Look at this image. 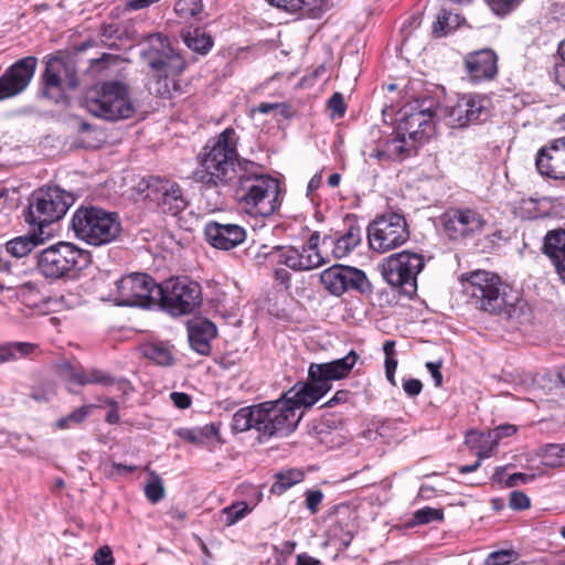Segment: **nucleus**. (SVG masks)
Segmentation results:
<instances>
[{
	"label": "nucleus",
	"mask_w": 565,
	"mask_h": 565,
	"mask_svg": "<svg viewBox=\"0 0 565 565\" xmlns=\"http://www.w3.org/2000/svg\"><path fill=\"white\" fill-rule=\"evenodd\" d=\"M238 140L232 127L209 139L196 157L193 180L206 188H221L237 178L236 198L241 210L253 217H268L280 205L279 183L259 173L254 162L239 161Z\"/></svg>",
	"instance_id": "nucleus-1"
},
{
	"label": "nucleus",
	"mask_w": 565,
	"mask_h": 565,
	"mask_svg": "<svg viewBox=\"0 0 565 565\" xmlns=\"http://www.w3.org/2000/svg\"><path fill=\"white\" fill-rule=\"evenodd\" d=\"M465 292L477 309L508 320L518 319L521 312V297L518 290L494 273L476 270L465 282Z\"/></svg>",
	"instance_id": "nucleus-2"
},
{
	"label": "nucleus",
	"mask_w": 565,
	"mask_h": 565,
	"mask_svg": "<svg viewBox=\"0 0 565 565\" xmlns=\"http://www.w3.org/2000/svg\"><path fill=\"white\" fill-rule=\"evenodd\" d=\"M359 355L350 351L345 356L327 363H311L308 369V382L297 383L282 394L285 401H289L290 407L297 413L302 407H310L324 396L332 387V381L347 377Z\"/></svg>",
	"instance_id": "nucleus-3"
},
{
	"label": "nucleus",
	"mask_w": 565,
	"mask_h": 565,
	"mask_svg": "<svg viewBox=\"0 0 565 565\" xmlns=\"http://www.w3.org/2000/svg\"><path fill=\"white\" fill-rule=\"evenodd\" d=\"M84 106L93 116L109 121L128 119L135 114L129 88L119 81L104 82L88 88Z\"/></svg>",
	"instance_id": "nucleus-4"
},
{
	"label": "nucleus",
	"mask_w": 565,
	"mask_h": 565,
	"mask_svg": "<svg viewBox=\"0 0 565 565\" xmlns=\"http://www.w3.org/2000/svg\"><path fill=\"white\" fill-rule=\"evenodd\" d=\"M89 264L90 254L67 242L51 245L36 256V268L49 280L74 279Z\"/></svg>",
	"instance_id": "nucleus-5"
},
{
	"label": "nucleus",
	"mask_w": 565,
	"mask_h": 565,
	"mask_svg": "<svg viewBox=\"0 0 565 565\" xmlns=\"http://www.w3.org/2000/svg\"><path fill=\"white\" fill-rule=\"evenodd\" d=\"M72 228L77 238L93 246H103L118 238L121 233V223L115 212L95 206H82L72 217Z\"/></svg>",
	"instance_id": "nucleus-6"
},
{
	"label": "nucleus",
	"mask_w": 565,
	"mask_h": 565,
	"mask_svg": "<svg viewBox=\"0 0 565 565\" xmlns=\"http://www.w3.org/2000/svg\"><path fill=\"white\" fill-rule=\"evenodd\" d=\"M74 201L72 193L58 186L38 189L29 198L25 222L42 232L44 227L60 221Z\"/></svg>",
	"instance_id": "nucleus-7"
},
{
	"label": "nucleus",
	"mask_w": 565,
	"mask_h": 565,
	"mask_svg": "<svg viewBox=\"0 0 565 565\" xmlns=\"http://www.w3.org/2000/svg\"><path fill=\"white\" fill-rule=\"evenodd\" d=\"M434 130L430 109L405 114L396 127L395 137L388 141V150L394 154L409 156L412 150L433 135Z\"/></svg>",
	"instance_id": "nucleus-8"
},
{
	"label": "nucleus",
	"mask_w": 565,
	"mask_h": 565,
	"mask_svg": "<svg viewBox=\"0 0 565 565\" xmlns=\"http://www.w3.org/2000/svg\"><path fill=\"white\" fill-rule=\"evenodd\" d=\"M423 255L409 250L395 253L384 258L380 265L384 280L392 287H399L412 296L417 289V276L423 270Z\"/></svg>",
	"instance_id": "nucleus-9"
},
{
	"label": "nucleus",
	"mask_w": 565,
	"mask_h": 565,
	"mask_svg": "<svg viewBox=\"0 0 565 565\" xmlns=\"http://www.w3.org/2000/svg\"><path fill=\"white\" fill-rule=\"evenodd\" d=\"M289 403L281 396L257 404V433L260 438L286 437L297 428L301 414L295 413Z\"/></svg>",
	"instance_id": "nucleus-10"
},
{
	"label": "nucleus",
	"mask_w": 565,
	"mask_h": 565,
	"mask_svg": "<svg viewBox=\"0 0 565 565\" xmlns=\"http://www.w3.org/2000/svg\"><path fill=\"white\" fill-rule=\"evenodd\" d=\"M161 290L152 277L145 273H131L115 282L111 291L117 306L149 308L156 305Z\"/></svg>",
	"instance_id": "nucleus-11"
},
{
	"label": "nucleus",
	"mask_w": 565,
	"mask_h": 565,
	"mask_svg": "<svg viewBox=\"0 0 565 565\" xmlns=\"http://www.w3.org/2000/svg\"><path fill=\"white\" fill-rule=\"evenodd\" d=\"M156 300L171 316H183L193 312L201 303V287L185 277L170 278L162 285Z\"/></svg>",
	"instance_id": "nucleus-12"
},
{
	"label": "nucleus",
	"mask_w": 565,
	"mask_h": 565,
	"mask_svg": "<svg viewBox=\"0 0 565 565\" xmlns=\"http://www.w3.org/2000/svg\"><path fill=\"white\" fill-rule=\"evenodd\" d=\"M41 79L43 96L55 103L65 100L67 92L76 89L79 85L74 62L60 56L46 60Z\"/></svg>",
	"instance_id": "nucleus-13"
},
{
	"label": "nucleus",
	"mask_w": 565,
	"mask_h": 565,
	"mask_svg": "<svg viewBox=\"0 0 565 565\" xmlns=\"http://www.w3.org/2000/svg\"><path fill=\"white\" fill-rule=\"evenodd\" d=\"M409 238V231L403 215L388 213L377 216L367 226L370 248L384 254L402 246Z\"/></svg>",
	"instance_id": "nucleus-14"
},
{
	"label": "nucleus",
	"mask_w": 565,
	"mask_h": 565,
	"mask_svg": "<svg viewBox=\"0 0 565 565\" xmlns=\"http://www.w3.org/2000/svg\"><path fill=\"white\" fill-rule=\"evenodd\" d=\"M140 54L149 67L163 72L166 77L178 75L185 68L183 57L175 53L168 39L159 33L147 38Z\"/></svg>",
	"instance_id": "nucleus-15"
},
{
	"label": "nucleus",
	"mask_w": 565,
	"mask_h": 565,
	"mask_svg": "<svg viewBox=\"0 0 565 565\" xmlns=\"http://www.w3.org/2000/svg\"><path fill=\"white\" fill-rule=\"evenodd\" d=\"M319 241V233L313 232L302 246H277L273 249L271 256L277 263L295 271L312 270L327 263L318 249Z\"/></svg>",
	"instance_id": "nucleus-16"
},
{
	"label": "nucleus",
	"mask_w": 565,
	"mask_h": 565,
	"mask_svg": "<svg viewBox=\"0 0 565 565\" xmlns=\"http://www.w3.org/2000/svg\"><path fill=\"white\" fill-rule=\"evenodd\" d=\"M320 281L333 296H341L347 290L370 291L371 285L361 269L343 265H333L320 274Z\"/></svg>",
	"instance_id": "nucleus-17"
},
{
	"label": "nucleus",
	"mask_w": 565,
	"mask_h": 565,
	"mask_svg": "<svg viewBox=\"0 0 565 565\" xmlns=\"http://www.w3.org/2000/svg\"><path fill=\"white\" fill-rule=\"evenodd\" d=\"M445 234L450 239H462L481 232L486 220L472 209H449L440 217Z\"/></svg>",
	"instance_id": "nucleus-18"
},
{
	"label": "nucleus",
	"mask_w": 565,
	"mask_h": 565,
	"mask_svg": "<svg viewBox=\"0 0 565 565\" xmlns=\"http://www.w3.org/2000/svg\"><path fill=\"white\" fill-rule=\"evenodd\" d=\"M38 58L26 56L17 61L0 77V100L22 93L34 76Z\"/></svg>",
	"instance_id": "nucleus-19"
},
{
	"label": "nucleus",
	"mask_w": 565,
	"mask_h": 565,
	"mask_svg": "<svg viewBox=\"0 0 565 565\" xmlns=\"http://www.w3.org/2000/svg\"><path fill=\"white\" fill-rule=\"evenodd\" d=\"M486 102V98L475 94L460 97L448 113V125L451 128H465L479 122L488 115Z\"/></svg>",
	"instance_id": "nucleus-20"
},
{
	"label": "nucleus",
	"mask_w": 565,
	"mask_h": 565,
	"mask_svg": "<svg viewBox=\"0 0 565 565\" xmlns=\"http://www.w3.org/2000/svg\"><path fill=\"white\" fill-rule=\"evenodd\" d=\"M147 196L156 201L163 213L178 215L186 206L180 186L172 181L153 178L148 184Z\"/></svg>",
	"instance_id": "nucleus-21"
},
{
	"label": "nucleus",
	"mask_w": 565,
	"mask_h": 565,
	"mask_svg": "<svg viewBox=\"0 0 565 565\" xmlns=\"http://www.w3.org/2000/svg\"><path fill=\"white\" fill-rule=\"evenodd\" d=\"M537 171L555 180L565 179V137L554 140L540 150L536 158Z\"/></svg>",
	"instance_id": "nucleus-22"
},
{
	"label": "nucleus",
	"mask_w": 565,
	"mask_h": 565,
	"mask_svg": "<svg viewBox=\"0 0 565 565\" xmlns=\"http://www.w3.org/2000/svg\"><path fill=\"white\" fill-rule=\"evenodd\" d=\"M204 234L213 247L224 250L236 247L246 238L245 228L233 223L210 222L205 225Z\"/></svg>",
	"instance_id": "nucleus-23"
},
{
	"label": "nucleus",
	"mask_w": 565,
	"mask_h": 565,
	"mask_svg": "<svg viewBox=\"0 0 565 565\" xmlns=\"http://www.w3.org/2000/svg\"><path fill=\"white\" fill-rule=\"evenodd\" d=\"M498 56L492 50H480L469 54L466 67L475 81L492 79L498 73Z\"/></svg>",
	"instance_id": "nucleus-24"
},
{
	"label": "nucleus",
	"mask_w": 565,
	"mask_h": 565,
	"mask_svg": "<svg viewBox=\"0 0 565 565\" xmlns=\"http://www.w3.org/2000/svg\"><path fill=\"white\" fill-rule=\"evenodd\" d=\"M215 324L207 320L198 318L188 323V337L191 348L201 355H209L211 352V340L216 337Z\"/></svg>",
	"instance_id": "nucleus-25"
},
{
	"label": "nucleus",
	"mask_w": 565,
	"mask_h": 565,
	"mask_svg": "<svg viewBox=\"0 0 565 565\" xmlns=\"http://www.w3.org/2000/svg\"><path fill=\"white\" fill-rule=\"evenodd\" d=\"M543 253L551 260L565 284V230L548 231L544 237Z\"/></svg>",
	"instance_id": "nucleus-26"
},
{
	"label": "nucleus",
	"mask_w": 565,
	"mask_h": 565,
	"mask_svg": "<svg viewBox=\"0 0 565 565\" xmlns=\"http://www.w3.org/2000/svg\"><path fill=\"white\" fill-rule=\"evenodd\" d=\"M68 377L72 382H75L82 386L88 384L109 386L115 384V379L109 373L99 369H70Z\"/></svg>",
	"instance_id": "nucleus-27"
},
{
	"label": "nucleus",
	"mask_w": 565,
	"mask_h": 565,
	"mask_svg": "<svg viewBox=\"0 0 565 565\" xmlns=\"http://www.w3.org/2000/svg\"><path fill=\"white\" fill-rule=\"evenodd\" d=\"M36 350L31 342H4L0 344V364L12 363L30 356Z\"/></svg>",
	"instance_id": "nucleus-28"
},
{
	"label": "nucleus",
	"mask_w": 565,
	"mask_h": 565,
	"mask_svg": "<svg viewBox=\"0 0 565 565\" xmlns=\"http://www.w3.org/2000/svg\"><path fill=\"white\" fill-rule=\"evenodd\" d=\"M362 239V232L360 226L351 225L348 231L338 237L333 244V255L335 258H343L348 256Z\"/></svg>",
	"instance_id": "nucleus-29"
},
{
	"label": "nucleus",
	"mask_w": 565,
	"mask_h": 565,
	"mask_svg": "<svg viewBox=\"0 0 565 565\" xmlns=\"http://www.w3.org/2000/svg\"><path fill=\"white\" fill-rule=\"evenodd\" d=\"M174 434L192 445L201 446L216 436L218 430L213 424H209L202 427L178 428L174 430Z\"/></svg>",
	"instance_id": "nucleus-30"
},
{
	"label": "nucleus",
	"mask_w": 565,
	"mask_h": 565,
	"mask_svg": "<svg viewBox=\"0 0 565 565\" xmlns=\"http://www.w3.org/2000/svg\"><path fill=\"white\" fill-rule=\"evenodd\" d=\"M257 405L246 406L239 408L232 418L231 428L236 433L247 431L255 429L257 431L258 419H257Z\"/></svg>",
	"instance_id": "nucleus-31"
},
{
	"label": "nucleus",
	"mask_w": 565,
	"mask_h": 565,
	"mask_svg": "<svg viewBox=\"0 0 565 565\" xmlns=\"http://www.w3.org/2000/svg\"><path fill=\"white\" fill-rule=\"evenodd\" d=\"M143 354L161 366H170L174 362L171 347L164 342L147 343L143 347Z\"/></svg>",
	"instance_id": "nucleus-32"
},
{
	"label": "nucleus",
	"mask_w": 565,
	"mask_h": 565,
	"mask_svg": "<svg viewBox=\"0 0 565 565\" xmlns=\"http://www.w3.org/2000/svg\"><path fill=\"white\" fill-rule=\"evenodd\" d=\"M183 41L190 50L203 55L206 54L213 46L212 38L205 33V31L199 28L192 31H188L183 35Z\"/></svg>",
	"instance_id": "nucleus-33"
},
{
	"label": "nucleus",
	"mask_w": 565,
	"mask_h": 565,
	"mask_svg": "<svg viewBox=\"0 0 565 565\" xmlns=\"http://www.w3.org/2000/svg\"><path fill=\"white\" fill-rule=\"evenodd\" d=\"M305 475L301 470L290 469L276 475V481L273 483L270 491L275 494H282L292 486L301 482Z\"/></svg>",
	"instance_id": "nucleus-34"
},
{
	"label": "nucleus",
	"mask_w": 565,
	"mask_h": 565,
	"mask_svg": "<svg viewBox=\"0 0 565 565\" xmlns=\"http://www.w3.org/2000/svg\"><path fill=\"white\" fill-rule=\"evenodd\" d=\"M537 456L544 467H559L565 456V445L548 444L537 451Z\"/></svg>",
	"instance_id": "nucleus-35"
},
{
	"label": "nucleus",
	"mask_w": 565,
	"mask_h": 565,
	"mask_svg": "<svg viewBox=\"0 0 565 565\" xmlns=\"http://www.w3.org/2000/svg\"><path fill=\"white\" fill-rule=\"evenodd\" d=\"M463 19L457 14L444 10L433 24V32L436 36H445L458 28Z\"/></svg>",
	"instance_id": "nucleus-36"
},
{
	"label": "nucleus",
	"mask_w": 565,
	"mask_h": 565,
	"mask_svg": "<svg viewBox=\"0 0 565 565\" xmlns=\"http://www.w3.org/2000/svg\"><path fill=\"white\" fill-rule=\"evenodd\" d=\"M250 511L252 508H249L246 502H234L222 510V522L225 526H232L250 513Z\"/></svg>",
	"instance_id": "nucleus-37"
},
{
	"label": "nucleus",
	"mask_w": 565,
	"mask_h": 565,
	"mask_svg": "<svg viewBox=\"0 0 565 565\" xmlns=\"http://www.w3.org/2000/svg\"><path fill=\"white\" fill-rule=\"evenodd\" d=\"M36 246V242L31 236H19L6 244V250L17 258H22L30 254Z\"/></svg>",
	"instance_id": "nucleus-38"
},
{
	"label": "nucleus",
	"mask_w": 565,
	"mask_h": 565,
	"mask_svg": "<svg viewBox=\"0 0 565 565\" xmlns=\"http://www.w3.org/2000/svg\"><path fill=\"white\" fill-rule=\"evenodd\" d=\"M93 405H83L74 409L71 414L60 418L55 426L58 429H70L76 425L83 423L90 414Z\"/></svg>",
	"instance_id": "nucleus-39"
},
{
	"label": "nucleus",
	"mask_w": 565,
	"mask_h": 565,
	"mask_svg": "<svg viewBox=\"0 0 565 565\" xmlns=\"http://www.w3.org/2000/svg\"><path fill=\"white\" fill-rule=\"evenodd\" d=\"M271 6L284 9L289 12H296L299 10H311L320 4L324 0H266Z\"/></svg>",
	"instance_id": "nucleus-40"
},
{
	"label": "nucleus",
	"mask_w": 565,
	"mask_h": 565,
	"mask_svg": "<svg viewBox=\"0 0 565 565\" xmlns=\"http://www.w3.org/2000/svg\"><path fill=\"white\" fill-rule=\"evenodd\" d=\"M145 494L151 503H158L164 498V486L161 478L158 475H151L150 480L145 486Z\"/></svg>",
	"instance_id": "nucleus-41"
},
{
	"label": "nucleus",
	"mask_w": 565,
	"mask_h": 565,
	"mask_svg": "<svg viewBox=\"0 0 565 565\" xmlns=\"http://www.w3.org/2000/svg\"><path fill=\"white\" fill-rule=\"evenodd\" d=\"M174 11L182 19L196 18L202 11V3L200 0H178Z\"/></svg>",
	"instance_id": "nucleus-42"
},
{
	"label": "nucleus",
	"mask_w": 565,
	"mask_h": 565,
	"mask_svg": "<svg viewBox=\"0 0 565 565\" xmlns=\"http://www.w3.org/2000/svg\"><path fill=\"white\" fill-rule=\"evenodd\" d=\"M49 309L53 311H61L71 309L78 303V297L74 294L62 295L58 297H50L46 300Z\"/></svg>",
	"instance_id": "nucleus-43"
},
{
	"label": "nucleus",
	"mask_w": 565,
	"mask_h": 565,
	"mask_svg": "<svg viewBox=\"0 0 565 565\" xmlns=\"http://www.w3.org/2000/svg\"><path fill=\"white\" fill-rule=\"evenodd\" d=\"M522 0H488L491 10L498 15H505L516 8Z\"/></svg>",
	"instance_id": "nucleus-44"
},
{
	"label": "nucleus",
	"mask_w": 565,
	"mask_h": 565,
	"mask_svg": "<svg viewBox=\"0 0 565 565\" xmlns=\"http://www.w3.org/2000/svg\"><path fill=\"white\" fill-rule=\"evenodd\" d=\"M414 518L418 524H426L431 521L443 520L444 514L440 510L433 509V508H424V509L416 511Z\"/></svg>",
	"instance_id": "nucleus-45"
},
{
	"label": "nucleus",
	"mask_w": 565,
	"mask_h": 565,
	"mask_svg": "<svg viewBox=\"0 0 565 565\" xmlns=\"http://www.w3.org/2000/svg\"><path fill=\"white\" fill-rule=\"evenodd\" d=\"M515 553L513 551L501 550L492 552L488 555L487 565H507L514 559Z\"/></svg>",
	"instance_id": "nucleus-46"
},
{
	"label": "nucleus",
	"mask_w": 565,
	"mask_h": 565,
	"mask_svg": "<svg viewBox=\"0 0 565 565\" xmlns=\"http://www.w3.org/2000/svg\"><path fill=\"white\" fill-rule=\"evenodd\" d=\"M328 107L332 113V117H343L347 110L343 95L341 93H334L328 100Z\"/></svg>",
	"instance_id": "nucleus-47"
},
{
	"label": "nucleus",
	"mask_w": 565,
	"mask_h": 565,
	"mask_svg": "<svg viewBox=\"0 0 565 565\" xmlns=\"http://www.w3.org/2000/svg\"><path fill=\"white\" fill-rule=\"evenodd\" d=\"M509 507L513 510L527 509L530 507V499L522 491H512L509 499Z\"/></svg>",
	"instance_id": "nucleus-48"
},
{
	"label": "nucleus",
	"mask_w": 565,
	"mask_h": 565,
	"mask_svg": "<svg viewBox=\"0 0 565 565\" xmlns=\"http://www.w3.org/2000/svg\"><path fill=\"white\" fill-rule=\"evenodd\" d=\"M94 559L97 565H113L115 562L110 547L106 545L95 552Z\"/></svg>",
	"instance_id": "nucleus-49"
},
{
	"label": "nucleus",
	"mask_w": 565,
	"mask_h": 565,
	"mask_svg": "<svg viewBox=\"0 0 565 565\" xmlns=\"http://www.w3.org/2000/svg\"><path fill=\"white\" fill-rule=\"evenodd\" d=\"M516 431V427L514 425L505 424L495 427L489 436L492 438L493 443L497 444L501 438L512 436Z\"/></svg>",
	"instance_id": "nucleus-50"
},
{
	"label": "nucleus",
	"mask_w": 565,
	"mask_h": 565,
	"mask_svg": "<svg viewBox=\"0 0 565 565\" xmlns=\"http://www.w3.org/2000/svg\"><path fill=\"white\" fill-rule=\"evenodd\" d=\"M441 364V361L426 363V369L428 370L436 387H439L443 384V374L440 372Z\"/></svg>",
	"instance_id": "nucleus-51"
},
{
	"label": "nucleus",
	"mask_w": 565,
	"mask_h": 565,
	"mask_svg": "<svg viewBox=\"0 0 565 565\" xmlns=\"http://www.w3.org/2000/svg\"><path fill=\"white\" fill-rule=\"evenodd\" d=\"M323 494L320 490H313L307 492L306 505L312 513L317 512L319 504L321 503Z\"/></svg>",
	"instance_id": "nucleus-52"
},
{
	"label": "nucleus",
	"mask_w": 565,
	"mask_h": 565,
	"mask_svg": "<svg viewBox=\"0 0 565 565\" xmlns=\"http://www.w3.org/2000/svg\"><path fill=\"white\" fill-rule=\"evenodd\" d=\"M403 390L411 397L417 396L423 390V384L417 379H409L404 381Z\"/></svg>",
	"instance_id": "nucleus-53"
},
{
	"label": "nucleus",
	"mask_w": 565,
	"mask_h": 565,
	"mask_svg": "<svg viewBox=\"0 0 565 565\" xmlns=\"http://www.w3.org/2000/svg\"><path fill=\"white\" fill-rule=\"evenodd\" d=\"M170 397L173 404L180 409H185L191 405V397L185 393L173 392Z\"/></svg>",
	"instance_id": "nucleus-54"
},
{
	"label": "nucleus",
	"mask_w": 565,
	"mask_h": 565,
	"mask_svg": "<svg viewBox=\"0 0 565 565\" xmlns=\"http://www.w3.org/2000/svg\"><path fill=\"white\" fill-rule=\"evenodd\" d=\"M533 478H534V475H526V473H522V472H516V473L511 475L505 480V484H507V487L512 488V487L518 486L519 482L524 483V482L533 480Z\"/></svg>",
	"instance_id": "nucleus-55"
},
{
	"label": "nucleus",
	"mask_w": 565,
	"mask_h": 565,
	"mask_svg": "<svg viewBox=\"0 0 565 565\" xmlns=\"http://www.w3.org/2000/svg\"><path fill=\"white\" fill-rule=\"evenodd\" d=\"M397 367L396 356L385 358V374L390 383L395 385V371Z\"/></svg>",
	"instance_id": "nucleus-56"
},
{
	"label": "nucleus",
	"mask_w": 565,
	"mask_h": 565,
	"mask_svg": "<svg viewBox=\"0 0 565 565\" xmlns=\"http://www.w3.org/2000/svg\"><path fill=\"white\" fill-rule=\"evenodd\" d=\"M478 456H479V459L472 463V465H467V466H461L459 468V471L460 473H469V472H472V471H476L479 467H480V463H481V459L482 458H487L489 457V452L487 451H479L478 452Z\"/></svg>",
	"instance_id": "nucleus-57"
},
{
	"label": "nucleus",
	"mask_w": 565,
	"mask_h": 565,
	"mask_svg": "<svg viewBox=\"0 0 565 565\" xmlns=\"http://www.w3.org/2000/svg\"><path fill=\"white\" fill-rule=\"evenodd\" d=\"M348 396H349V392L348 391H338L333 395V397L330 398L323 406H326V407H333L334 405H337L339 403H344V402H347Z\"/></svg>",
	"instance_id": "nucleus-58"
},
{
	"label": "nucleus",
	"mask_w": 565,
	"mask_h": 565,
	"mask_svg": "<svg viewBox=\"0 0 565 565\" xmlns=\"http://www.w3.org/2000/svg\"><path fill=\"white\" fill-rule=\"evenodd\" d=\"M563 61L557 63L555 66V78L557 83L565 89V56H562Z\"/></svg>",
	"instance_id": "nucleus-59"
},
{
	"label": "nucleus",
	"mask_w": 565,
	"mask_h": 565,
	"mask_svg": "<svg viewBox=\"0 0 565 565\" xmlns=\"http://www.w3.org/2000/svg\"><path fill=\"white\" fill-rule=\"evenodd\" d=\"M119 29L115 24L103 25L100 29V36L104 40H110L117 36Z\"/></svg>",
	"instance_id": "nucleus-60"
},
{
	"label": "nucleus",
	"mask_w": 565,
	"mask_h": 565,
	"mask_svg": "<svg viewBox=\"0 0 565 565\" xmlns=\"http://www.w3.org/2000/svg\"><path fill=\"white\" fill-rule=\"evenodd\" d=\"M296 565H321V562L306 553H302L297 556Z\"/></svg>",
	"instance_id": "nucleus-61"
},
{
	"label": "nucleus",
	"mask_w": 565,
	"mask_h": 565,
	"mask_svg": "<svg viewBox=\"0 0 565 565\" xmlns=\"http://www.w3.org/2000/svg\"><path fill=\"white\" fill-rule=\"evenodd\" d=\"M290 277V274L284 268H278L275 270L276 280H278L280 284H284L286 287L289 285Z\"/></svg>",
	"instance_id": "nucleus-62"
},
{
	"label": "nucleus",
	"mask_w": 565,
	"mask_h": 565,
	"mask_svg": "<svg viewBox=\"0 0 565 565\" xmlns=\"http://www.w3.org/2000/svg\"><path fill=\"white\" fill-rule=\"evenodd\" d=\"M370 157H373V158H375L377 160H382L384 158H390V157L403 158L404 156H402V154H394V153L390 152V150H388V142H387L385 151H383V150H375L374 152H372L370 154Z\"/></svg>",
	"instance_id": "nucleus-63"
},
{
	"label": "nucleus",
	"mask_w": 565,
	"mask_h": 565,
	"mask_svg": "<svg viewBox=\"0 0 565 565\" xmlns=\"http://www.w3.org/2000/svg\"><path fill=\"white\" fill-rule=\"evenodd\" d=\"M383 352L385 354V358L396 356L395 341L394 340H386L384 342V344H383Z\"/></svg>",
	"instance_id": "nucleus-64"
}]
</instances>
